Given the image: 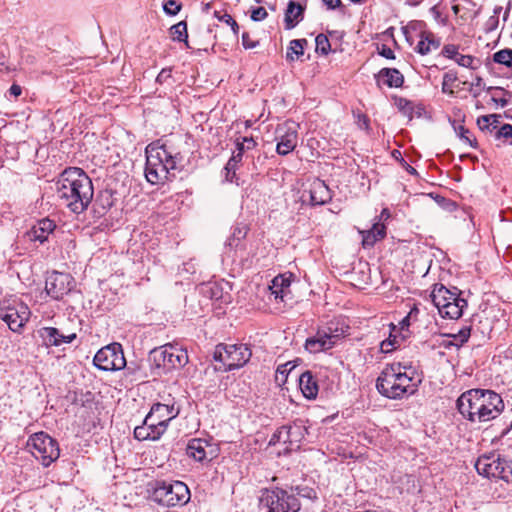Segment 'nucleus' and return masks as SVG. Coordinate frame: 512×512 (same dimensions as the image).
Returning a JSON list of instances; mask_svg holds the SVG:
<instances>
[{
    "instance_id": "nucleus-1",
    "label": "nucleus",
    "mask_w": 512,
    "mask_h": 512,
    "mask_svg": "<svg viewBox=\"0 0 512 512\" xmlns=\"http://www.w3.org/2000/svg\"><path fill=\"white\" fill-rule=\"evenodd\" d=\"M58 198L71 212L80 214L90 205L94 196L92 180L78 167L64 169L56 181Z\"/></svg>"
},
{
    "instance_id": "nucleus-26",
    "label": "nucleus",
    "mask_w": 512,
    "mask_h": 512,
    "mask_svg": "<svg viewBox=\"0 0 512 512\" xmlns=\"http://www.w3.org/2000/svg\"><path fill=\"white\" fill-rule=\"evenodd\" d=\"M441 41L430 31H422L420 40L415 48L416 52L421 55H427L431 51L440 47Z\"/></svg>"
},
{
    "instance_id": "nucleus-8",
    "label": "nucleus",
    "mask_w": 512,
    "mask_h": 512,
    "mask_svg": "<svg viewBox=\"0 0 512 512\" xmlns=\"http://www.w3.org/2000/svg\"><path fill=\"white\" fill-rule=\"evenodd\" d=\"M151 356L156 366L167 372L180 369L189 361L187 351L172 344H166L152 350Z\"/></svg>"
},
{
    "instance_id": "nucleus-17",
    "label": "nucleus",
    "mask_w": 512,
    "mask_h": 512,
    "mask_svg": "<svg viewBox=\"0 0 512 512\" xmlns=\"http://www.w3.org/2000/svg\"><path fill=\"white\" fill-rule=\"evenodd\" d=\"M501 464V456L499 454L491 453L489 455L480 456L476 463L475 468L478 474L487 478H496L499 475L498 465Z\"/></svg>"
},
{
    "instance_id": "nucleus-27",
    "label": "nucleus",
    "mask_w": 512,
    "mask_h": 512,
    "mask_svg": "<svg viewBox=\"0 0 512 512\" xmlns=\"http://www.w3.org/2000/svg\"><path fill=\"white\" fill-rule=\"evenodd\" d=\"M456 293L451 292L443 284H435L430 294L434 306L439 310L448 305L447 302L455 301Z\"/></svg>"
},
{
    "instance_id": "nucleus-9",
    "label": "nucleus",
    "mask_w": 512,
    "mask_h": 512,
    "mask_svg": "<svg viewBox=\"0 0 512 512\" xmlns=\"http://www.w3.org/2000/svg\"><path fill=\"white\" fill-rule=\"evenodd\" d=\"M94 365L103 371H118L126 366L122 345L111 343L100 350L94 356Z\"/></svg>"
},
{
    "instance_id": "nucleus-14",
    "label": "nucleus",
    "mask_w": 512,
    "mask_h": 512,
    "mask_svg": "<svg viewBox=\"0 0 512 512\" xmlns=\"http://www.w3.org/2000/svg\"><path fill=\"white\" fill-rule=\"evenodd\" d=\"M484 394L482 395V411L479 414V422L493 420L504 410V402L498 393L484 389Z\"/></svg>"
},
{
    "instance_id": "nucleus-62",
    "label": "nucleus",
    "mask_w": 512,
    "mask_h": 512,
    "mask_svg": "<svg viewBox=\"0 0 512 512\" xmlns=\"http://www.w3.org/2000/svg\"><path fill=\"white\" fill-rule=\"evenodd\" d=\"M482 85H483V79L480 76H477L475 78V81L470 84L469 91L473 94V96L475 98H477L480 95V93H479V91L475 90L474 87L478 88V87H481Z\"/></svg>"
},
{
    "instance_id": "nucleus-63",
    "label": "nucleus",
    "mask_w": 512,
    "mask_h": 512,
    "mask_svg": "<svg viewBox=\"0 0 512 512\" xmlns=\"http://www.w3.org/2000/svg\"><path fill=\"white\" fill-rule=\"evenodd\" d=\"M278 430H279L281 442H283L285 444L287 443L290 445V435L288 433V425L282 426Z\"/></svg>"
},
{
    "instance_id": "nucleus-16",
    "label": "nucleus",
    "mask_w": 512,
    "mask_h": 512,
    "mask_svg": "<svg viewBox=\"0 0 512 512\" xmlns=\"http://www.w3.org/2000/svg\"><path fill=\"white\" fill-rule=\"evenodd\" d=\"M38 335L46 347H58L63 343H71L76 339L75 333L65 335L55 327H42L38 330Z\"/></svg>"
},
{
    "instance_id": "nucleus-21",
    "label": "nucleus",
    "mask_w": 512,
    "mask_h": 512,
    "mask_svg": "<svg viewBox=\"0 0 512 512\" xmlns=\"http://www.w3.org/2000/svg\"><path fill=\"white\" fill-rule=\"evenodd\" d=\"M333 347L331 338H329L324 328L319 329L315 336L307 338L305 341V349L310 353L326 351Z\"/></svg>"
},
{
    "instance_id": "nucleus-58",
    "label": "nucleus",
    "mask_w": 512,
    "mask_h": 512,
    "mask_svg": "<svg viewBox=\"0 0 512 512\" xmlns=\"http://www.w3.org/2000/svg\"><path fill=\"white\" fill-rule=\"evenodd\" d=\"M395 338L392 340L391 338H388L386 340H383L380 344V349L383 353H390L393 351L395 347Z\"/></svg>"
},
{
    "instance_id": "nucleus-38",
    "label": "nucleus",
    "mask_w": 512,
    "mask_h": 512,
    "mask_svg": "<svg viewBox=\"0 0 512 512\" xmlns=\"http://www.w3.org/2000/svg\"><path fill=\"white\" fill-rule=\"evenodd\" d=\"M493 61L497 64L512 68V49H502L493 54Z\"/></svg>"
},
{
    "instance_id": "nucleus-49",
    "label": "nucleus",
    "mask_w": 512,
    "mask_h": 512,
    "mask_svg": "<svg viewBox=\"0 0 512 512\" xmlns=\"http://www.w3.org/2000/svg\"><path fill=\"white\" fill-rule=\"evenodd\" d=\"M163 10L167 15L175 16L181 10V4L175 0H166L163 4Z\"/></svg>"
},
{
    "instance_id": "nucleus-20",
    "label": "nucleus",
    "mask_w": 512,
    "mask_h": 512,
    "mask_svg": "<svg viewBox=\"0 0 512 512\" xmlns=\"http://www.w3.org/2000/svg\"><path fill=\"white\" fill-rule=\"evenodd\" d=\"M306 4H301L294 0L287 3L284 15V24L286 30L295 28L304 18Z\"/></svg>"
},
{
    "instance_id": "nucleus-37",
    "label": "nucleus",
    "mask_w": 512,
    "mask_h": 512,
    "mask_svg": "<svg viewBox=\"0 0 512 512\" xmlns=\"http://www.w3.org/2000/svg\"><path fill=\"white\" fill-rule=\"evenodd\" d=\"M306 39H294L290 42V45L287 49L286 57L290 61H294V55L297 57L303 55L304 53V46L307 45Z\"/></svg>"
},
{
    "instance_id": "nucleus-29",
    "label": "nucleus",
    "mask_w": 512,
    "mask_h": 512,
    "mask_svg": "<svg viewBox=\"0 0 512 512\" xmlns=\"http://www.w3.org/2000/svg\"><path fill=\"white\" fill-rule=\"evenodd\" d=\"M394 365L398 366L396 370L399 388L402 390V398L405 395H413L417 391V384L413 383V376H409L407 372H402V368H406L402 366L401 363H394Z\"/></svg>"
},
{
    "instance_id": "nucleus-6",
    "label": "nucleus",
    "mask_w": 512,
    "mask_h": 512,
    "mask_svg": "<svg viewBox=\"0 0 512 512\" xmlns=\"http://www.w3.org/2000/svg\"><path fill=\"white\" fill-rule=\"evenodd\" d=\"M27 447L32 455L45 467H48L60 456L58 442L45 432L31 435L27 441Z\"/></svg>"
},
{
    "instance_id": "nucleus-53",
    "label": "nucleus",
    "mask_w": 512,
    "mask_h": 512,
    "mask_svg": "<svg viewBox=\"0 0 512 512\" xmlns=\"http://www.w3.org/2000/svg\"><path fill=\"white\" fill-rule=\"evenodd\" d=\"M398 107L404 115L408 116L410 119L412 118L413 106L410 101L401 98L399 99Z\"/></svg>"
},
{
    "instance_id": "nucleus-25",
    "label": "nucleus",
    "mask_w": 512,
    "mask_h": 512,
    "mask_svg": "<svg viewBox=\"0 0 512 512\" xmlns=\"http://www.w3.org/2000/svg\"><path fill=\"white\" fill-rule=\"evenodd\" d=\"M362 235V245L364 248L372 247L374 244L385 238L386 227L383 223L376 222L372 228L365 231H360Z\"/></svg>"
},
{
    "instance_id": "nucleus-2",
    "label": "nucleus",
    "mask_w": 512,
    "mask_h": 512,
    "mask_svg": "<svg viewBox=\"0 0 512 512\" xmlns=\"http://www.w3.org/2000/svg\"><path fill=\"white\" fill-rule=\"evenodd\" d=\"M259 504L266 512H299V499L282 488H264L260 491Z\"/></svg>"
},
{
    "instance_id": "nucleus-34",
    "label": "nucleus",
    "mask_w": 512,
    "mask_h": 512,
    "mask_svg": "<svg viewBox=\"0 0 512 512\" xmlns=\"http://www.w3.org/2000/svg\"><path fill=\"white\" fill-rule=\"evenodd\" d=\"M162 435H154V429L147 421H143L142 425L136 426L134 429V437L139 441L158 440Z\"/></svg>"
},
{
    "instance_id": "nucleus-22",
    "label": "nucleus",
    "mask_w": 512,
    "mask_h": 512,
    "mask_svg": "<svg viewBox=\"0 0 512 512\" xmlns=\"http://www.w3.org/2000/svg\"><path fill=\"white\" fill-rule=\"evenodd\" d=\"M209 446L210 445L207 440L201 438H193L187 444L186 454L198 462H204L208 460V453L206 449Z\"/></svg>"
},
{
    "instance_id": "nucleus-31",
    "label": "nucleus",
    "mask_w": 512,
    "mask_h": 512,
    "mask_svg": "<svg viewBox=\"0 0 512 512\" xmlns=\"http://www.w3.org/2000/svg\"><path fill=\"white\" fill-rule=\"evenodd\" d=\"M248 227L245 224H236L232 228V233L230 237L227 239L226 246L230 249H236L241 241L245 239L248 233Z\"/></svg>"
},
{
    "instance_id": "nucleus-59",
    "label": "nucleus",
    "mask_w": 512,
    "mask_h": 512,
    "mask_svg": "<svg viewBox=\"0 0 512 512\" xmlns=\"http://www.w3.org/2000/svg\"><path fill=\"white\" fill-rule=\"evenodd\" d=\"M499 24V18L497 15H492L488 18V20L485 23V30L486 32H492L495 29H497Z\"/></svg>"
},
{
    "instance_id": "nucleus-57",
    "label": "nucleus",
    "mask_w": 512,
    "mask_h": 512,
    "mask_svg": "<svg viewBox=\"0 0 512 512\" xmlns=\"http://www.w3.org/2000/svg\"><path fill=\"white\" fill-rule=\"evenodd\" d=\"M241 39H242V45L245 49H253V48L257 47L259 44L258 41L252 40L250 38V35L248 32H243Z\"/></svg>"
},
{
    "instance_id": "nucleus-60",
    "label": "nucleus",
    "mask_w": 512,
    "mask_h": 512,
    "mask_svg": "<svg viewBox=\"0 0 512 512\" xmlns=\"http://www.w3.org/2000/svg\"><path fill=\"white\" fill-rule=\"evenodd\" d=\"M210 298L214 300L222 299V289L217 284H212L208 287Z\"/></svg>"
},
{
    "instance_id": "nucleus-12",
    "label": "nucleus",
    "mask_w": 512,
    "mask_h": 512,
    "mask_svg": "<svg viewBox=\"0 0 512 512\" xmlns=\"http://www.w3.org/2000/svg\"><path fill=\"white\" fill-rule=\"evenodd\" d=\"M73 282L70 274L54 271L46 279L45 290L53 299L60 300L72 290Z\"/></svg>"
},
{
    "instance_id": "nucleus-46",
    "label": "nucleus",
    "mask_w": 512,
    "mask_h": 512,
    "mask_svg": "<svg viewBox=\"0 0 512 512\" xmlns=\"http://www.w3.org/2000/svg\"><path fill=\"white\" fill-rule=\"evenodd\" d=\"M471 333V327L465 326L461 328L458 333L456 334H450L449 337H452L457 343L455 344L457 347L462 346L464 343H466L470 337Z\"/></svg>"
},
{
    "instance_id": "nucleus-23",
    "label": "nucleus",
    "mask_w": 512,
    "mask_h": 512,
    "mask_svg": "<svg viewBox=\"0 0 512 512\" xmlns=\"http://www.w3.org/2000/svg\"><path fill=\"white\" fill-rule=\"evenodd\" d=\"M376 78L378 83L382 82L390 88H399L404 83L403 74L396 68H382Z\"/></svg>"
},
{
    "instance_id": "nucleus-50",
    "label": "nucleus",
    "mask_w": 512,
    "mask_h": 512,
    "mask_svg": "<svg viewBox=\"0 0 512 512\" xmlns=\"http://www.w3.org/2000/svg\"><path fill=\"white\" fill-rule=\"evenodd\" d=\"M167 170H168V176L169 180L175 177L174 170L177 169V162L175 160V157H173L168 151H167V158L163 160Z\"/></svg>"
},
{
    "instance_id": "nucleus-13",
    "label": "nucleus",
    "mask_w": 512,
    "mask_h": 512,
    "mask_svg": "<svg viewBox=\"0 0 512 512\" xmlns=\"http://www.w3.org/2000/svg\"><path fill=\"white\" fill-rule=\"evenodd\" d=\"M276 139L278 143L276 151L279 155H287L297 146L298 133L293 122H287L276 129Z\"/></svg>"
},
{
    "instance_id": "nucleus-30",
    "label": "nucleus",
    "mask_w": 512,
    "mask_h": 512,
    "mask_svg": "<svg viewBox=\"0 0 512 512\" xmlns=\"http://www.w3.org/2000/svg\"><path fill=\"white\" fill-rule=\"evenodd\" d=\"M114 205L113 192L111 190L100 191L95 199V212L103 215Z\"/></svg>"
},
{
    "instance_id": "nucleus-11",
    "label": "nucleus",
    "mask_w": 512,
    "mask_h": 512,
    "mask_svg": "<svg viewBox=\"0 0 512 512\" xmlns=\"http://www.w3.org/2000/svg\"><path fill=\"white\" fill-rule=\"evenodd\" d=\"M397 365H386L376 380V389L384 397L389 399H402V390L399 388L396 377Z\"/></svg>"
},
{
    "instance_id": "nucleus-32",
    "label": "nucleus",
    "mask_w": 512,
    "mask_h": 512,
    "mask_svg": "<svg viewBox=\"0 0 512 512\" xmlns=\"http://www.w3.org/2000/svg\"><path fill=\"white\" fill-rule=\"evenodd\" d=\"M305 431L306 428L301 423L294 422L292 425H288L290 447H287L286 449L293 450L295 448H299V443L304 438Z\"/></svg>"
},
{
    "instance_id": "nucleus-36",
    "label": "nucleus",
    "mask_w": 512,
    "mask_h": 512,
    "mask_svg": "<svg viewBox=\"0 0 512 512\" xmlns=\"http://www.w3.org/2000/svg\"><path fill=\"white\" fill-rule=\"evenodd\" d=\"M170 32L174 41L185 42V44L188 46L187 23L185 21H180L173 25L170 28Z\"/></svg>"
},
{
    "instance_id": "nucleus-10",
    "label": "nucleus",
    "mask_w": 512,
    "mask_h": 512,
    "mask_svg": "<svg viewBox=\"0 0 512 512\" xmlns=\"http://www.w3.org/2000/svg\"><path fill=\"white\" fill-rule=\"evenodd\" d=\"M482 395H485L484 389H470L463 392L456 401L459 413L470 422H479Z\"/></svg>"
},
{
    "instance_id": "nucleus-4",
    "label": "nucleus",
    "mask_w": 512,
    "mask_h": 512,
    "mask_svg": "<svg viewBox=\"0 0 512 512\" xmlns=\"http://www.w3.org/2000/svg\"><path fill=\"white\" fill-rule=\"evenodd\" d=\"M252 352L247 344L220 343L215 347L213 358L223 365V371H232L243 367L251 358Z\"/></svg>"
},
{
    "instance_id": "nucleus-55",
    "label": "nucleus",
    "mask_w": 512,
    "mask_h": 512,
    "mask_svg": "<svg viewBox=\"0 0 512 512\" xmlns=\"http://www.w3.org/2000/svg\"><path fill=\"white\" fill-rule=\"evenodd\" d=\"M456 63L462 67L472 68L474 58L470 55H462L458 53V56L454 59Z\"/></svg>"
},
{
    "instance_id": "nucleus-45",
    "label": "nucleus",
    "mask_w": 512,
    "mask_h": 512,
    "mask_svg": "<svg viewBox=\"0 0 512 512\" xmlns=\"http://www.w3.org/2000/svg\"><path fill=\"white\" fill-rule=\"evenodd\" d=\"M214 17L217 18L219 21L224 22V24H227L231 27L234 35H238L239 33V25L238 23L232 18L231 15L228 13L221 14L219 11L214 12Z\"/></svg>"
},
{
    "instance_id": "nucleus-48",
    "label": "nucleus",
    "mask_w": 512,
    "mask_h": 512,
    "mask_svg": "<svg viewBox=\"0 0 512 512\" xmlns=\"http://www.w3.org/2000/svg\"><path fill=\"white\" fill-rule=\"evenodd\" d=\"M238 144L243 145V153L254 149L257 146V142L253 137H242L239 136L235 139L236 151L238 152Z\"/></svg>"
},
{
    "instance_id": "nucleus-5",
    "label": "nucleus",
    "mask_w": 512,
    "mask_h": 512,
    "mask_svg": "<svg viewBox=\"0 0 512 512\" xmlns=\"http://www.w3.org/2000/svg\"><path fill=\"white\" fill-rule=\"evenodd\" d=\"M30 315L27 304L16 296L5 297L0 302V318L13 332H20Z\"/></svg>"
},
{
    "instance_id": "nucleus-24",
    "label": "nucleus",
    "mask_w": 512,
    "mask_h": 512,
    "mask_svg": "<svg viewBox=\"0 0 512 512\" xmlns=\"http://www.w3.org/2000/svg\"><path fill=\"white\" fill-rule=\"evenodd\" d=\"M448 305L439 310V314L443 318L458 319L462 316L464 308L467 307V301L459 295H455V301H448Z\"/></svg>"
},
{
    "instance_id": "nucleus-41",
    "label": "nucleus",
    "mask_w": 512,
    "mask_h": 512,
    "mask_svg": "<svg viewBox=\"0 0 512 512\" xmlns=\"http://www.w3.org/2000/svg\"><path fill=\"white\" fill-rule=\"evenodd\" d=\"M316 52L322 55H328L331 52L330 41L325 34H318L315 38Z\"/></svg>"
},
{
    "instance_id": "nucleus-64",
    "label": "nucleus",
    "mask_w": 512,
    "mask_h": 512,
    "mask_svg": "<svg viewBox=\"0 0 512 512\" xmlns=\"http://www.w3.org/2000/svg\"><path fill=\"white\" fill-rule=\"evenodd\" d=\"M358 126L361 129L368 130L369 129V118L365 114H358Z\"/></svg>"
},
{
    "instance_id": "nucleus-44",
    "label": "nucleus",
    "mask_w": 512,
    "mask_h": 512,
    "mask_svg": "<svg viewBox=\"0 0 512 512\" xmlns=\"http://www.w3.org/2000/svg\"><path fill=\"white\" fill-rule=\"evenodd\" d=\"M499 475L496 478L504 480L506 482L512 481V467L505 458H501V464L498 465Z\"/></svg>"
},
{
    "instance_id": "nucleus-19",
    "label": "nucleus",
    "mask_w": 512,
    "mask_h": 512,
    "mask_svg": "<svg viewBox=\"0 0 512 512\" xmlns=\"http://www.w3.org/2000/svg\"><path fill=\"white\" fill-rule=\"evenodd\" d=\"M308 193L312 205H324L332 199L329 187L320 179L311 182Z\"/></svg>"
},
{
    "instance_id": "nucleus-33",
    "label": "nucleus",
    "mask_w": 512,
    "mask_h": 512,
    "mask_svg": "<svg viewBox=\"0 0 512 512\" xmlns=\"http://www.w3.org/2000/svg\"><path fill=\"white\" fill-rule=\"evenodd\" d=\"M324 330L328 334L329 338H331V342L335 346L337 342L347 334L349 326L345 325L340 327L338 322L330 321Z\"/></svg>"
},
{
    "instance_id": "nucleus-28",
    "label": "nucleus",
    "mask_w": 512,
    "mask_h": 512,
    "mask_svg": "<svg viewBox=\"0 0 512 512\" xmlns=\"http://www.w3.org/2000/svg\"><path fill=\"white\" fill-rule=\"evenodd\" d=\"M299 387L307 399H315L318 394V384L311 371H305L299 377Z\"/></svg>"
},
{
    "instance_id": "nucleus-52",
    "label": "nucleus",
    "mask_w": 512,
    "mask_h": 512,
    "mask_svg": "<svg viewBox=\"0 0 512 512\" xmlns=\"http://www.w3.org/2000/svg\"><path fill=\"white\" fill-rule=\"evenodd\" d=\"M442 55L449 59H455L458 56V46L454 44H447L442 49Z\"/></svg>"
},
{
    "instance_id": "nucleus-3",
    "label": "nucleus",
    "mask_w": 512,
    "mask_h": 512,
    "mask_svg": "<svg viewBox=\"0 0 512 512\" xmlns=\"http://www.w3.org/2000/svg\"><path fill=\"white\" fill-rule=\"evenodd\" d=\"M151 498L160 505L174 507L185 505L190 500V490L181 481H156L153 487Z\"/></svg>"
},
{
    "instance_id": "nucleus-43",
    "label": "nucleus",
    "mask_w": 512,
    "mask_h": 512,
    "mask_svg": "<svg viewBox=\"0 0 512 512\" xmlns=\"http://www.w3.org/2000/svg\"><path fill=\"white\" fill-rule=\"evenodd\" d=\"M243 158V145L238 144V152H233L232 156L226 163L224 170L225 171H232L237 170L239 163H241Z\"/></svg>"
},
{
    "instance_id": "nucleus-39",
    "label": "nucleus",
    "mask_w": 512,
    "mask_h": 512,
    "mask_svg": "<svg viewBox=\"0 0 512 512\" xmlns=\"http://www.w3.org/2000/svg\"><path fill=\"white\" fill-rule=\"evenodd\" d=\"M458 80L457 73L454 71L446 72L443 75L442 81V92L451 96H454V91L452 89L453 84Z\"/></svg>"
},
{
    "instance_id": "nucleus-56",
    "label": "nucleus",
    "mask_w": 512,
    "mask_h": 512,
    "mask_svg": "<svg viewBox=\"0 0 512 512\" xmlns=\"http://www.w3.org/2000/svg\"><path fill=\"white\" fill-rule=\"evenodd\" d=\"M169 79H172V69L171 68H163L156 77V83L164 84Z\"/></svg>"
},
{
    "instance_id": "nucleus-18",
    "label": "nucleus",
    "mask_w": 512,
    "mask_h": 512,
    "mask_svg": "<svg viewBox=\"0 0 512 512\" xmlns=\"http://www.w3.org/2000/svg\"><path fill=\"white\" fill-rule=\"evenodd\" d=\"M56 228V224L49 218H42L38 220L30 230L27 231L26 235L30 241H38L44 243L48 240V237Z\"/></svg>"
},
{
    "instance_id": "nucleus-7",
    "label": "nucleus",
    "mask_w": 512,
    "mask_h": 512,
    "mask_svg": "<svg viewBox=\"0 0 512 512\" xmlns=\"http://www.w3.org/2000/svg\"><path fill=\"white\" fill-rule=\"evenodd\" d=\"M166 158L165 146L146 148L145 177L150 184H163L169 180L168 170L163 162Z\"/></svg>"
},
{
    "instance_id": "nucleus-15",
    "label": "nucleus",
    "mask_w": 512,
    "mask_h": 512,
    "mask_svg": "<svg viewBox=\"0 0 512 512\" xmlns=\"http://www.w3.org/2000/svg\"><path fill=\"white\" fill-rule=\"evenodd\" d=\"M162 402H156L152 405V415L155 414L160 420H163V424L167 428L170 421L176 418L180 413V407L176 405V401L171 395L162 397Z\"/></svg>"
},
{
    "instance_id": "nucleus-54",
    "label": "nucleus",
    "mask_w": 512,
    "mask_h": 512,
    "mask_svg": "<svg viewBox=\"0 0 512 512\" xmlns=\"http://www.w3.org/2000/svg\"><path fill=\"white\" fill-rule=\"evenodd\" d=\"M268 16L267 11L263 7L254 8L251 11V19L255 22L262 21Z\"/></svg>"
},
{
    "instance_id": "nucleus-47",
    "label": "nucleus",
    "mask_w": 512,
    "mask_h": 512,
    "mask_svg": "<svg viewBox=\"0 0 512 512\" xmlns=\"http://www.w3.org/2000/svg\"><path fill=\"white\" fill-rule=\"evenodd\" d=\"M290 286L289 280L283 277H275L272 281V294H275L276 298L279 296V293H283L285 288Z\"/></svg>"
},
{
    "instance_id": "nucleus-35",
    "label": "nucleus",
    "mask_w": 512,
    "mask_h": 512,
    "mask_svg": "<svg viewBox=\"0 0 512 512\" xmlns=\"http://www.w3.org/2000/svg\"><path fill=\"white\" fill-rule=\"evenodd\" d=\"M289 493H293L295 497H302L309 500L317 499V492L314 488L306 485L290 486L288 489Z\"/></svg>"
},
{
    "instance_id": "nucleus-51",
    "label": "nucleus",
    "mask_w": 512,
    "mask_h": 512,
    "mask_svg": "<svg viewBox=\"0 0 512 512\" xmlns=\"http://www.w3.org/2000/svg\"><path fill=\"white\" fill-rule=\"evenodd\" d=\"M498 118L497 114L483 115L478 118L477 124L481 130H485L488 129V125H482V122L490 123V120H492V124H497Z\"/></svg>"
},
{
    "instance_id": "nucleus-61",
    "label": "nucleus",
    "mask_w": 512,
    "mask_h": 512,
    "mask_svg": "<svg viewBox=\"0 0 512 512\" xmlns=\"http://www.w3.org/2000/svg\"><path fill=\"white\" fill-rule=\"evenodd\" d=\"M378 52L381 56L386 59H395V54L393 50L385 44H382L380 48H378Z\"/></svg>"
},
{
    "instance_id": "nucleus-40",
    "label": "nucleus",
    "mask_w": 512,
    "mask_h": 512,
    "mask_svg": "<svg viewBox=\"0 0 512 512\" xmlns=\"http://www.w3.org/2000/svg\"><path fill=\"white\" fill-rule=\"evenodd\" d=\"M145 421L152 426L154 429V435H163L167 428L165 427V424H163V420H160L158 417L152 415V411L150 410L149 413L146 415Z\"/></svg>"
},
{
    "instance_id": "nucleus-42",
    "label": "nucleus",
    "mask_w": 512,
    "mask_h": 512,
    "mask_svg": "<svg viewBox=\"0 0 512 512\" xmlns=\"http://www.w3.org/2000/svg\"><path fill=\"white\" fill-rule=\"evenodd\" d=\"M455 131L462 141L469 144L472 148H477V140L469 129L463 125H459L458 127H455Z\"/></svg>"
}]
</instances>
